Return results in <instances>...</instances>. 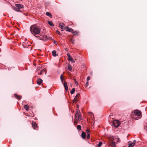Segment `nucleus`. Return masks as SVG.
Returning a JSON list of instances; mask_svg holds the SVG:
<instances>
[{"label":"nucleus","mask_w":147,"mask_h":147,"mask_svg":"<svg viewBox=\"0 0 147 147\" xmlns=\"http://www.w3.org/2000/svg\"><path fill=\"white\" fill-rule=\"evenodd\" d=\"M30 29L31 32L35 37L39 39H42V36H40L39 34L40 32V29L39 28L32 25L30 26Z\"/></svg>","instance_id":"obj_1"},{"label":"nucleus","mask_w":147,"mask_h":147,"mask_svg":"<svg viewBox=\"0 0 147 147\" xmlns=\"http://www.w3.org/2000/svg\"><path fill=\"white\" fill-rule=\"evenodd\" d=\"M134 115L133 116V117L136 119H138L141 117V112L139 110H135L134 111Z\"/></svg>","instance_id":"obj_2"},{"label":"nucleus","mask_w":147,"mask_h":147,"mask_svg":"<svg viewBox=\"0 0 147 147\" xmlns=\"http://www.w3.org/2000/svg\"><path fill=\"white\" fill-rule=\"evenodd\" d=\"M113 125L115 127H117L120 125V124L118 120H114L113 122Z\"/></svg>","instance_id":"obj_3"},{"label":"nucleus","mask_w":147,"mask_h":147,"mask_svg":"<svg viewBox=\"0 0 147 147\" xmlns=\"http://www.w3.org/2000/svg\"><path fill=\"white\" fill-rule=\"evenodd\" d=\"M75 119L77 121L80 120L81 119V117L80 114V113H76L75 115Z\"/></svg>","instance_id":"obj_4"},{"label":"nucleus","mask_w":147,"mask_h":147,"mask_svg":"<svg viewBox=\"0 0 147 147\" xmlns=\"http://www.w3.org/2000/svg\"><path fill=\"white\" fill-rule=\"evenodd\" d=\"M15 6L16 7H17L18 9H17L15 7L14 9L16 11H19V9H22L23 8V6L22 5H21L20 4H16L15 5Z\"/></svg>","instance_id":"obj_5"},{"label":"nucleus","mask_w":147,"mask_h":147,"mask_svg":"<svg viewBox=\"0 0 147 147\" xmlns=\"http://www.w3.org/2000/svg\"><path fill=\"white\" fill-rule=\"evenodd\" d=\"M59 27L60 28H61V30H63L65 29V28H64V24L62 23H59Z\"/></svg>","instance_id":"obj_6"},{"label":"nucleus","mask_w":147,"mask_h":147,"mask_svg":"<svg viewBox=\"0 0 147 147\" xmlns=\"http://www.w3.org/2000/svg\"><path fill=\"white\" fill-rule=\"evenodd\" d=\"M65 30L66 31H68L70 32H72L74 30H73L72 28H69L68 26H67L66 27Z\"/></svg>","instance_id":"obj_7"},{"label":"nucleus","mask_w":147,"mask_h":147,"mask_svg":"<svg viewBox=\"0 0 147 147\" xmlns=\"http://www.w3.org/2000/svg\"><path fill=\"white\" fill-rule=\"evenodd\" d=\"M32 126L34 129H36L37 126V125L36 123L35 122H32Z\"/></svg>","instance_id":"obj_8"},{"label":"nucleus","mask_w":147,"mask_h":147,"mask_svg":"<svg viewBox=\"0 0 147 147\" xmlns=\"http://www.w3.org/2000/svg\"><path fill=\"white\" fill-rule=\"evenodd\" d=\"M42 80L40 78H38L37 80V83L38 84L40 85L42 82Z\"/></svg>","instance_id":"obj_9"},{"label":"nucleus","mask_w":147,"mask_h":147,"mask_svg":"<svg viewBox=\"0 0 147 147\" xmlns=\"http://www.w3.org/2000/svg\"><path fill=\"white\" fill-rule=\"evenodd\" d=\"M63 84L64 87H65V89L66 90H68V88L67 85V83L66 82H65L64 83H63Z\"/></svg>","instance_id":"obj_10"},{"label":"nucleus","mask_w":147,"mask_h":147,"mask_svg":"<svg viewBox=\"0 0 147 147\" xmlns=\"http://www.w3.org/2000/svg\"><path fill=\"white\" fill-rule=\"evenodd\" d=\"M67 55L68 57V61H72V58L70 55L69 53H68L67 54Z\"/></svg>","instance_id":"obj_11"},{"label":"nucleus","mask_w":147,"mask_h":147,"mask_svg":"<svg viewBox=\"0 0 147 147\" xmlns=\"http://www.w3.org/2000/svg\"><path fill=\"white\" fill-rule=\"evenodd\" d=\"M14 96L16 97L17 99H20L21 98V96H19L17 94H15L14 95Z\"/></svg>","instance_id":"obj_12"},{"label":"nucleus","mask_w":147,"mask_h":147,"mask_svg":"<svg viewBox=\"0 0 147 147\" xmlns=\"http://www.w3.org/2000/svg\"><path fill=\"white\" fill-rule=\"evenodd\" d=\"M24 108L25 109L26 111H28L29 110V107L28 105H25L24 106Z\"/></svg>","instance_id":"obj_13"},{"label":"nucleus","mask_w":147,"mask_h":147,"mask_svg":"<svg viewBox=\"0 0 147 147\" xmlns=\"http://www.w3.org/2000/svg\"><path fill=\"white\" fill-rule=\"evenodd\" d=\"M128 146L127 147H133L134 145L131 142H129L128 144Z\"/></svg>","instance_id":"obj_14"},{"label":"nucleus","mask_w":147,"mask_h":147,"mask_svg":"<svg viewBox=\"0 0 147 147\" xmlns=\"http://www.w3.org/2000/svg\"><path fill=\"white\" fill-rule=\"evenodd\" d=\"M46 14L47 16H49L50 18H52V15L51 13L49 12H47Z\"/></svg>","instance_id":"obj_15"},{"label":"nucleus","mask_w":147,"mask_h":147,"mask_svg":"<svg viewBox=\"0 0 147 147\" xmlns=\"http://www.w3.org/2000/svg\"><path fill=\"white\" fill-rule=\"evenodd\" d=\"M86 136V133L84 132H83L82 134V137L83 139H85Z\"/></svg>","instance_id":"obj_16"},{"label":"nucleus","mask_w":147,"mask_h":147,"mask_svg":"<svg viewBox=\"0 0 147 147\" xmlns=\"http://www.w3.org/2000/svg\"><path fill=\"white\" fill-rule=\"evenodd\" d=\"M40 36H42V39L41 40H45V39H47V37L46 35H44L43 36L41 35L40 34L39 35Z\"/></svg>","instance_id":"obj_17"},{"label":"nucleus","mask_w":147,"mask_h":147,"mask_svg":"<svg viewBox=\"0 0 147 147\" xmlns=\"http://www.w3.org/2000/svg\"><path fill=\"white\" fill-rule=\"evenodd\" d=\"M79 96V94H77L73 100V101L74 102L77 101V98L78 97V96Z\"/></svg>","instance_id":"obj_18"},{"label":"nucleus","mask_w":147,"mask_h":147,"mask_svg":"<svg viewBox=\"0 0 147 147\" xmlns=\"http://www.w3.org/2000/svg\"><path fill=\"white\" fill-rule=\"evenodd\" d=\"M44 72H45V70L43 69L41 70L40 72H38V74L39 75H41L43 74V73Z\"/></svg>","instance_id":"obj_19"},{"label":"nucleus","mask_w":147,"mask_h":147,"mask_svg":"<svg viewBox=\"0 0 147 147\" xmlns=\"http://www.w3.org/2000/svg\"><path fill=\"white\" fill-rule=\"evenodd\" d=\"M52 55L54 57H56L57 56L56 52L55 51H53L52 52Z\"/></svg>","instance_id":"obj_20"},{"label":"nucleus","mask_w":147,"mask_h":147,"mask_svg":"<svg viewBox=\"0 0 147 147\" xmlns=\"http://www.w3.org/2000/svg\"><path fill=\"white\" fill-rule=\"evenodd\" d=\"M48 23L51 26H54V24H53V23L52 22L50 21H48Z\"/></svg>","instance_id":"obj_21"},{"label":"nucleus","mask_w":147,"mask_h":147,"mask_svg":"<svg viewBox=\"0 0 147 147\" xmlns=\"http://www.w3.org/2000/svg\"><path fill=\"white\" fill-rule=\"evenodd\" d=\"M60 79L61 81V82L62 83H63V75L61 74L60 76Z\"/></svg>","instance_id":"obj_22"},{"label":"nucleus","mask_w":147,"mask_h":147,"mask_svg":"<svg viewBox=\"0 0 147 147\" xmlns=\"http://www.w3.org/2000/svg\"><path fill=\"white\" fill-rule=\"evenodd\" d=\"M75 89L74 88H73L70 91V93L71 94H73L75 92Z\"/></svg>","instance_id":"obj_23"},{"label":"nucleus","mask_w":147,"mask_h":147,"mask_svg":"<svg viewBox=\"0 0 147 147\" xmlns=\"http://www.w3.org/2000/svg\"><path fill=\"white\" fill-rule=\"evenodd\" d=\"M68 68L69 69V70L70 71H71L72 70V67H71V65L69 64H68Z\"/></svg>","instance_id":"obj_24"},{"label":"nucleus","mask_w":147,"mask_h":147,"mask_svg":"<svg viewBox=\"0 0 147 147\" xmlns=\"http://www.w3.org/2000/svg\"><path fill=\"white\" fill-rule=\"evenodd\" d=\"M111 145L113 147H115V142L113 141L111 143Z\"/></svg>","instance_id":"obj_25"},{"label":"nucleus","mask_w":147,"mask_h":147,"mask_svg":"<svg viewBox=\"0 0 147 147\" xmlns=\"http://www.w3.org/2000/svg\"><path fill=\"white\" fill-rule=\"evenodd\" d=\"M77 127L78 130H80L81 129V126L80 125H78Z\"/></svg>","instance_id":"obj_26"},{"label":"nucleus","mask_w":147,"mask_h":147,"mask_svg":"<svg viewBox=\"0 0 147 147\" xmlns=\"http://www.w3.org/2000/svg\"><path fill=\"white\" fill-rule=\"evenodd\" d=\"M102 142H100L98 144V147H100L102 145Z\"/></svg>","instance_id":"obj_27"},{"label":"nucleus","mask_w":147,"mask_h":147,"mask_svg":"<svg viewBox=\"0 0 147 147\" xmlns=\"http://www.w3.org/2000/svg\"><path fill=\"white\" fill-rule=\"evenodd\" d=\"M78 33L77 31H75V32H73V34L74 35H76L78 34Z\"/></svg>","instance_id":"obj_28"},{"label":"nucleus","mask_w":147,"mask_h":147,"mask_svg":"<svg viewBox=\"0 0 147 147\" xmlns=\"http://www.w3.org/2000/svg\"><path fill=\"white\" fill-rule=\"evenodd\" d=\"M73 80H74V82H75V84L76 85H78V82L76 81V79H74Z\"/></svg>","instance_id":"obj_29"},{"label":"nucleus","mask_w":147,"mask_h":147,"mask_svg":"<svg viewBox=\"0 0 147 147\" xmlns=\"http://www.w3.org/2000/svg\"><path fill=\"white\" fill-rule=\"evenodd\" d=\"M132 143H133V145H135L136 143V141L134 140L133 141Z\"/></svg>","instance_id":"obj_30"},{"label":"nucleus","mask_w":147,"mask_h":147,"mask_svg":"<svg viewBox=\"0 0 147 147\" xmlns=\"http://www.w3.org/2000/svg\"><path fill=\"white\" fill-rule=\"evenodd\" d=\"M90 79V78L89 76H88L87 78V81H88Z\"/></svg>","instance_id":"obj_31"},{"label":"nucleus","mask_w":147,"mask_h":147,"mask_svg":"<svg viewBox=\"0 0 147 147\" xmlns=\"http://www.w3.org/2000/svg\"><path fill=\"white\" fill-rule=\"evenodd\" d=\"M88 82L87 81V82L85 85L86 87H87L88 86Z\"/></svg>","instance_id":"obj_32"},{"label":"nucleus","mask_w":147,"mask_h":147,"mask_svg":"<svg viewBox=\"0 0 147 147\" xmlns=\"http://www.w3.org/2000/svg\"><path fill=\"white\" fill-rule=\"evenodd\" d=\"M56 32L57 34H59V35H61V34L60 32L58 30H57Z\"/></svg>","instance_id":"obj_33"},{"label":"nucleus","mask_w":147,"mask_h":147,"mask_svg":"<svg viewBox=\"0 0 147 147\" xmlns=\"http://www.w3.org/2000/svg\"><path fill=\"white\" fill-rule=\"evenodd\" d=\"M90 137V135L89 134H88L87 136V138L88 139H89Z\"/></svg>","instance_id":"obj_34"},{"label":"nucleus","mask_w":147,"mask_h":147,"mask_svg":"<svg viewBox=\"0 0 147 147\" xmlns=\"http://www.w3.org/2000/svg\"><path fill=\"white\" fill-rule=\"evenodd\" d=\"M144 128L147 131V123L146 124V125L144 127Z\"/></svg>","instance_id":"obj_35"},{"label":"nucleus","mask_w":147,"mask_h":147,"mask_svg":"<svg viewBox=\"0 0 147 147\" xmlns=\"http://www.w3.org/2000/svg\"><path fill=\"white\" fill-rule=\"evenodd\" d=\"M71 42L72 43H74V40H73L72 39H71L70 40Z\"/></svg>","instance_id":"obj_36"},{"label":"nucleus","mask_w":147,"mask_h":147,"mask_svg":"<svg viewBox=\"0 0 147 147\" xmlns=\"http://www.w3.org/2000/svg\"><path fill=\"white\" fill-rule=\"evenodd\" d=\"M40 68L39 67L37 68L36 69V71H38L40 69Z\"/></svg>","instance_id":"obj_37"},{"label":"nucleus","mask_w":147,"mask_h":147,"mask_svg":"<svg viewBox=\"0 0 147 147\" xmlns=\"http://www.w3.org/2000/svg\"><path fill=\"white\" fill-rule=\"evenodd\" d=\"M71 61L72 63H75V61L74 60L72 59V61Z\"/></svg>","instance_id":"obj_38"},{"label":"nucleus","mask_w":147,"mask_h":147,"mask_svg":"<svg viewBox=\"0 0 147 147\" xmlns=\"http://www.w3.org/2000/svg\"><path fill=\"white\" fill-rule=\"evenodd\" d=\"M76 113H80V111H79V110H78V109L76 111Z\"/></svg>","instance_id":"obj_39"},{"label":"nucleus","mask_w":147,"mask_h":147,"mask_svg":"<svg viewBox=\"0 0 147 147\" xmlns=\"http://www.w3.org/2000/svg\"><path fill=\"white\" fill-rule=\"evenodd\" d=\"M88 114L89 115H93V114L92 113L90 112Z\"/></svg>","instance_id":"obj_40"},{"label":"nucleus","mask_w":147,"mask_h":147,"mask_svg":"<svg viewBox=\"0 0 147 147\" xmlns=\"http://www.w3.org/2000/svg\"><path fill=\"white\" fill-rule=\"evenodd\" d=\"M117 142H119L120 140V139L119 138H117Z\"/></svg>","instance_id":"obj_41"},{"label":"nucleus","mask_w":147,"mask_h":147,"mask_svg":"<svg viewBox=\"0 0 147 147\" xmlns=\"http://www.w3.org/2000/svg\"><path fill=\"white\" fill-rule=\"evenodd\" d=\"M54 43H55V40H54Z\"/></svg>","instance_id":"obj_42"},{"label":"nucleus","mask_w":147,"mask_h":147,"mask_svg":"<svg viewBox=\"0 0 147 147\" xmlns=\"http://www.w3.org/2000/svg\"><path fill=\"white\" fill-rule=\"evenodd\" d=\"M77 107L78 108V107H79V106H78V105H77Z\"/></svg>","instance_id":"obj_43"},{"label":"nucleus","mask_w":147,"mask_h":147,"mask_svg":"<svg viewBox=\"0 0 147 147\" xmlns=\"http://www.w3.org/2000/svg\"><path fill=\"white\" fill-rule=\"evenodd\" d=\"M45 74H46V72H45Z\"/></svg>","instance_id":"obj_44"}]
</instances>
